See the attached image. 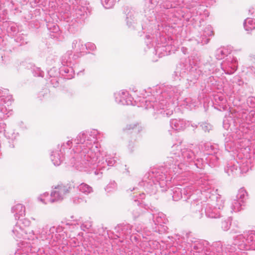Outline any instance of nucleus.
Here are the masks:
<instances>
[{
	"label": "nucleus",
	"instance_id": "f257e3e1",
	"mask_svg": "<svg viewBox=\"0 0 255 255\" xmlns=\"http://www.w3.org/2000/svg\"><path fill=\"white\" fill-rule=\"evenodd\" d=\"M71 188L70 187V186H65L64 187L63 189V191L64 193H67L68 192H69L70 190H71Z\"/></svg>",
	"mask_w": 255,
	"mask_h": 255
}]
</instances>
